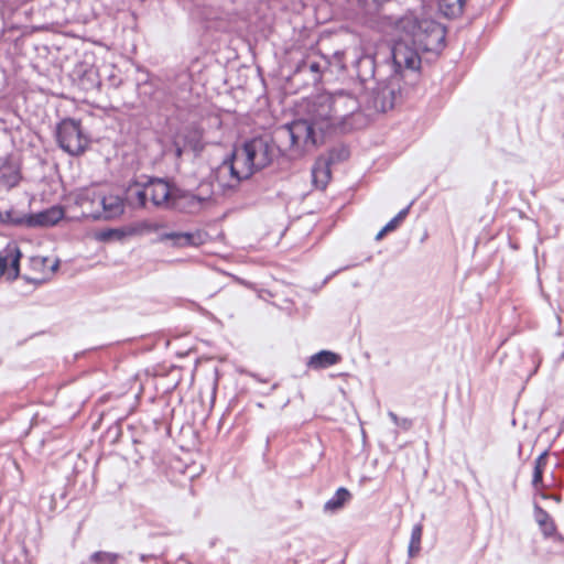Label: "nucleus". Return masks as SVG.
I'll list each match as a JSON object with an SVG mask.
<instances>
[{
	"instance_id": "f257e3e1",
	"label": "nucleus",
	"mask_w": 564,
	"mask_h": 564,
	"mask_svg": "<svg viewBox=\"0 0 564 564\" xmlns=\"http://www.w3.org/2000/svg\"><path fill=\"white\" fill-rule=\"evenodd\" d=\"M329 100L330 93L316 95L307 104L305 117L279 129V135L289 141L290 156H301L323 144L326 137L338 134Z\"/></svg>"
},
{
	"instance_id": "f03ea898",
	"label": "nucleus",
	"mask_w": 564,
	"mask_h": 564,
	"mask_svg": "<svg viewBox=\"0 0 564 564\" xmlns=\"http://www.w3.org/2000/svg\"><path fill=\"white\" fill-rule=\"evenodd\" d=\"M283 155L281 148L269 137H253L235 148L224 159L221 169L228 170L231 180L240 183L270 166Z\"/></svg>"
},
{
	"instance_id": "7ed1b4c3",
	"label": "nucleus",
	"mask_w": 564,
	"mask_h": 564,
	"mask_svg": "<svg viewBox=\"0 0 564 564\" xmlns=\"http://www.w3.org/2000/svg\"><path fill=\"white\" fill-rule=\"evenodd\" d=\"M424 6L406 9L394 20L411 36L413 46L422 52L440 53L445 47L446 29L437 21L423 17Z\"/></svg>"
},
{
	"instance_id": "20e7f679",
	"label": "nucleus",
	"mask_w": 564,
	"mask_h": 564,
	"mask_svg": "<svg viewBox=\"0 0 564 564\" xmlns=\"http://www.w3.org/2000/svg\"><path fill=\"white\" fill-rule=\"evenodd\" d=\"M75 204L83 208L82 217L93 220H111L124 213V198L118 195H101L84 188L75 198Z\"/></svg>"
},
{
	"instance_id": "39448f33",
	"label": "nucleus",
	"mask_w": 564,
	"mask_h": 564,
	"mask_svg": "<svg viewBox=\"0 0 564 564\" xmlns=\"http://www.w3.org/2000/svg\"><path fill=\"white\" fill-rule=\"evenodd\" d=\"M412 88L403 84L400 74H391L386 80L378 82L366 100V108L373 112L392 110Z\"/></svg>"
},
{
	"instance_id": "423d86ee",
	"label": "nucleus",
	"mask_w": 564,
	"mask_h": 564,
	"mask_svg": "<svg viewBox=\"0 0 564 564\" xmlns=\"http://www.w3.org/2000/svg\"><path fill=\"white\" fill-rule=\"evenodd\" d=\"M328 68V57L311 48L295 63L289 80L297 86H316L322 82L323 74Z\"/></svg>"
},
{
	"instance_id": "0eeeda50",
	"label": "nucleus",
	"mask_w": 564,
	"mask_h": 564,
	"mask_svg": "<svg viewBox=\"0 0 564 564\" xmlns=\"http://www.w3.org/2000/svg\"><path fill=\"white\" fill-rule=\"evenodd\" d=\"M64 217L63 207L55 205L39 213H21L13 208L0 213V221L3 225L20 228H43L56 225Z\"/></svg>"
},
{
	"instance_id": "6e6552de",
	"label": "nucleus",
	"mask_w": 564,
	"mask_h": 564,
	"mask_svg": "<svg viewBox=\"0 0 564 564\" xmlns=\"http://www.w3.org/2000/svg\"><path fill=\"white\" fill-rule=\"evenodd\" d=\"M57 145L72 156L82 155L90 144V138L83 130L80 120L74 118L62 119L55 128Z\"/></svg>"
},
{
	"instance_id": "1a4fd4ad",
	"label": "nucleus",
	"mask_w": 564,
	"mask_h": 564,
	"mask_svg": "<svg viewBox=\"0 0 564 564\" xmlns=\"http://www.w3.org/2000/svg\"><path fill=\"white\" fill-rule=\"evenodd\" d=\"M333 120H335L338 134H345L356 128V117L360 116V102L350 93L339 90L330 94Z\"/></svg>"
},
{
	"instance_id": "9d476101",
	"label": "nucleus",
	"mask_w": 564,
	"mask_h": 564,
	"mask_svg": "<svg viewBox=\"0 0 564 564\" xmlns=\"http://www.w3.org/2000/svg\"><path fill=\"white\" fill-rule=\"evenodd\" d=\"M415 46L412 48L403 42H398L391 50L393 73L400 74L403 84L413 89L420 78L421 57Z\"/></svg>"
},
{
	"instance_id": "9b49d317",
	"label": "nucleus",
	"mask_w": 564,
	"mask_h": 564,
	"mask_svg": "<svg viewBox=\"0 0 564 564\" xmlns=\"http://www.w3.org/2000/svg\"><path fill=\"white\" fill-rule=\"evenodd\" d=\"M350 150L344 144L333 147L328 150L327 158L322 162L317 161L312 169L313 183L321 188H325L330 180L329 165L337 164L348 160Z\"/></svg>"
},
{
	"instance_id": "f8f14e48",
	"label": "nucleus",
	"mask_w": 564,
	"mask_h": 564,
	"mask_svg": "<svg viewBox=\"0 0 564 564\" xmlns=\"http://www.w3.org/2000/svg\"><path fill=\"white\" fill-rule=\"evenodd\" d=\"M210 198V195L203 196L174 186L169 209L187 215H196L203 210L205 204Z\"/></svg>"
},
{
	"instance_id": "ddd939ff",
	"label": "nucleus",
	"mask_w": 564,
	"mask_h": 564,
	"mask_svg": "<svg viewBox=\"0 0 564 564\" xmlns=\"http://www.w3.org/2000/svg\"><path fill=\"white\" fill-rule=\"evenodd\" d=\"M69 77L73 84L85 93L98 90L101 86L97 67L85 61L75 64Z\"/></svg>"
},
{
	"instance_id": "4468645a",
	"label": "nucleus",
	"mask_w": 564,
	"mask_h": 564,
	"mask_svg": "<svg viewBox=\"0 0 564 564\" xmlns=\"http://www.w3.org/2000/svg\"><path fill=\"white\" fill-rule=\"evenodd\" d=\"M144 186L148 202L156 208L169 209L174 185L162 177H149Z\"/></svg>"
},
{
	"instance_id": "2eb2a0df",
	"label": "nucleus",
	"mask_w": 564,
	"mask_h": 564,
	"mask_svg": "<svg viewBox=\"0 0 564 564\" xmlns=\"http://www.w3.org/2000/svg\"><path fill=\"white\" fill-rule=\"evenodd\" d=\"M172 412L173 410L170 409V404L161 400L154 404L152 410L145 413L142 422L148 427L152 425L155 433L163 434L167 437L171 435Z\"/></svg>"
},
{
	"instance_id": "dca6fc26",
	"label": "nucleus",
	"mask_w": 564,
	"mask_h": 564,
	"mask_svg": "<svg viewBox=\"0 0 564 564\" xmlns=\"http://www.w3.org/2000/svg\"><path fill=\"white\" fill-rule=\"evenodd\" d=\"M533 517L543 539L564 545V536L557 531L554 519L538 502L533 503Z\"/></svg>"
},
{
	"instance_id": "f3484780",
	"label": "nucleus",
	"mask_w": 564,
	"mask_h": 564,
	"mask_svg": "<svg viewBox=\"0 0 564 564\" xmlns=\"http://www.w3.org/2000/svg\"><path fill=\"white\" fill-rule=\"evenodd\" d=\"M124 200L132 208H145L148 196L144 183H140L137 178L130 180L124 191Z\"/></svg>"
},
{
	"instance_id": "a211bd4d",
	"label": "nucleus",
	"mask_w": 564,
	"mask_h": 564,
	"mask_svg": "<svg viewBox=\"0 0 564 564\" xmlns=\"http://www.w3.org/2000/svg\"><path fill=\"white\" fill-rule=\"evenodd\" d=\"M356 77L360 83L372 79L376 73V59L372 55L361 54L354 62Z\"/></svg>"
},
{
	"instance_id": "6ab92c4d",
	"label": "nucleus",
	"mask_w": 564,
	"mask_h": 564,
	"mask_svg": "<svg viewBox=\"0 0 564 564\" xmlns=\"http://www.w3.org/2000/svg\"><path fill=\"white\" fill-rule=\"evenodd\" d=\"M21 177L19 165L11 159H6L0 164V185L12 188L19 184Z\"/></svg>"
},
{
	"instance_id": "aec40b11",
	"label": "nucleus",
	"mask_w": 564,
	"mask_h": 564,
	"mask_svg": "<svg viewBox=\"0 0 564 564\" xmlns=\"http://www.w3.org/2000/svg\"><path fill=\"white\" fill-rule=\"evenodd\" d=\"M340 360V355L330 350H321L310 357L307 366L313 369H325L338 364Z\"/></svg>"
},
{
	"instance_id": "412c9836",
	"label": "nucleus",
	"mask_w": 564,
	"mask_h": 564,
	"mask_svg": "<svg viewBox=\"0 0 564 564\" xmlns=\"http://www.w3.org/2000/svg\"><path fill=\"white\" fill-rule=\"evenodd\" d=\"M351 499L350 491L345 487H339L334 496L327 500L324 505V511H337L341 509L346 502H348Z\"/></svg>"
},
{
	"instance_id": "4be33fe9",
	"label": "nucleus",
	"mask_w": 564,
	"mask_h": 564,
	"mask_svg": "<svg viewBox=\"0 0 564 564\" xmlns=\"http://www.w3.org/2000/svg\"><path fill=\"white\" fill-rule=\"evenodd\" d=\"M124 556L120 553L96 551L88 556V564H120Z\"/></svg>"
},
{
	"instance_id": "5701e85b",
	"label": "nucleus",
	"mask_w": 564,
	"mask_h": 564,
	"mask_svg": "<svg viewBox=\"0 0 564 564\" xmlns=\"http://www.w3.org/2000/svg\"><path fill=\"white\" fill-rule=\"evenodd\" d=\"M163 227L162 224L151 220H139L128 225V234L132 236H141L144 234L156 232Z\"/></svg>"
},
{
	"instance_id": "b1692460",
	"label": "nucleus",
	"mask_w": 564,
	"mask_h": 564,
	"mask_svg": "<svg viewBox=\"0 0 564 564\" xmlns=\"http://www.w3.org/2000/svg\"><path fill=\"white\" fill-rule=\"evenodd\" d=\"M194 234L191 232H165L159 237L160 241L172 240L175 247L195 246Z\"/></svg>"
},
{
	"instance_id": "393cba45",
	"label": "nucleus",
	"mask_w": 564,
	"mask_h": 564,
	"mask_svg": "<svg viewBox=\"0 0 564 564\" xmlns=\"http://www.w3.org/2000/svg\"><path fill=\"white\" fill-rule=\"evenodd\" d=\"M128 237H130V234H128V225L119 228L104 229L96 234V239L102 242L111 240L122 241Z\"/></svg>"
},
{
	"instance_id": "a878e982",
	"label": "nucleus",
	"mask_w": 564,
	"mask_h": 564,
	"mask_svg": "<svg viewBox=\"0 0 564 564\" xmlns=\"http://www.w3.org/2000/svg\"><path fill=\"white\" fill-rule=\"evenodd\" d=\"M423 536V525L422 523H416L413 525L410 536V542L408 545V556L410 558L415 557L421 552V543Z\"/></svg>"
},
{
	"instance_id": "bb28decb",
	"label": "nucleus",
	"mask_w": 564,
	"mask_h": 564,
	"mask_svg": "<svg viewBox=\"0 0 564 564\" xmlns=\"http://www.w3.org/2000/svg\"><path fill=\"white\" fill-rule=\"evenodd\" d=\"M9 270L7 280L14 281L20 273L21 251L17 246L8 247Z\"/></svg>"
},
{
	"instance_id": "cd10ccee",
	"label": "nucleus",
	"mask_w": 564,
	"mask_h": 564,
	"mask_svg": "<svg viewBox=\"0 0 564 564\" xmlns=\"http://www.w3.org/2000/svg\"><path fill=\"white\" fill-rule=\"evenodd\" d=\"M411 206L412 203L409 204L403 209H401L390 221H388L386 226L377 234L376 240H381L384 237V235L395 230L409 215Z\"/></svg>"
},
{
	"instance_id": "c85d7f7f",
	"label": "nucleus",
	"mask_w": 564,
	"mask_h": 564,
	"mask_svg": "<svg viewBox=\"0 0 564 564\" xmlns=\"http://www.w3.org/2000/svg\"><path fill=\"white\" fill-rule=\"evenodd\" d=\"M361 10L368 14L379 13L384 4L392 6L393 0H357Z\"/></svg>"
},
{
	"instance_id": "c756f323",
	"label": "nucleus",
	"mask_w": 564,
	"mask_h": 564,
	"mask_svg": "<svg viewBox=\"0 0 564 564\" xmlns=\"http://www.w3.org/2000/svg\"><path fill=\"white\" fill-rule=\"evenodd\" d=\"M122 436V425L120 421L113 422L104 433L102 437L111 445L117 444Z\"/></svg>"
},
{
	"instance_id": "7c9ffc66",
	"label": "nucleus",
	"mask_w": 564,
	"mask_h": 564,
	"mask_svg": "<svg viewBox=\"0 0 564 564\" xmlns=\"http://www.w3.org/2000/svg\"><path fill=\"white\" fill-rule=\"evenodd\" d=\"M133 443L135 445L142 446V448H137L135 452L140 455L141 458H144L150 453H155L156 447L153 442L150 440V435H145L142 440H134Z\"/></svg>"
},
{
	"instance_id": "2f4dec72",
	"label": "nucleus",
	"mask_w": 564,
	"mask_h": 564,
	"mask_svg": "<svg viewBox=\"0 0 564 564\" xmlns=\"http://www.w3.org/2000/svg\"><path fill=\"white\" fill-rule=\"evenodd\" d=\"M138 94L140 97H143V101L152 100L154 99L155 94V84L153 80H144L140 84H138Z\"/></svg>"
},
{
	"instance_id": "473e14b6",
	"label": "nucleus",
	"mask_w": 564,
	"mask_h": 564,
	"mask_svg": "<svg viewBox=\"0 0 564 564\" xmlns=\"http://www.w3.org/2000/svg\"><path fill=\"white\" fill-rule=\"evenodd\" d=\"M466 0H442V6L446 8V15H458L463 13Z\"/></svg>"
},
{
	"instance_id": "72a5a7b5",
	"label": "nucleus",
	"mask_w": 564,
	"mask_h": 564,
	"mask_svg": "<svg viewBox=\"0 0 564 564\" xmlns=\"http://www.w3.org/2000/svg\"><path fill=\"white\" fill-rule=\"evenodd\" d=\"M391 421L395 426L400 427L403 431H409L413 426V420L409 417H399L394 412L390 411L388 413Z\"/></svg>"
},
{
	"instance_id": "f704fd0d",
	"label": "nucleus",
	"mask_w": 564,
	"mask_h": 564,
	"mask_svg": "<svg viewBox=\"0 0 564 564\" xmlns=\"http://www.w3.org/2000/svg\"><path fill=\"white\" fill-rule=\"evenodd\" d=\"M344 52L336 51L330 58H328L329 68L334 67L337 72H344L346 69V65L344 63Z\"/></svg>"
},
{
	"instance_id": "c9c22d12",
	"label": "nucleus",
	"mask_w": 564,
	"mask_h": 564,
	"mask_svg": "<svg viewBox=\"0 0 564 564\" xmlns=\"http://www.w3.org/2000/svg\"><path fill=\"white\" fill-rule=\"evenodd\" d=\"M532 485L534 487L535 492L546 488L545 485L543 484V471L541 469H533Z\"/></svg>"
},
{
	"instance_id": "e433bc0d",
	"label": "nucleus",
	"mask_w": 564,
	"mask_h": 564,
	"mask_svg": "<svg viewBox=\"0 0 564 564\" xmlns=\"http://www.w3.org/2000/svg\"><path fill=\"white\" fill-rule=\"evenodd\" d=\"M535 497H540L544 500H551L555 502L556 505H560L562 502V496L558 494H549L545 491V489H541L538 492L534 494Z\"/></svg>"
},
{
	"instance_id": "4c0bfd02",
	"label": "nucleus",
	"mask_w": 564,
	"mask_h": 564,
	"mask_svg": "<svg viewBox=\"0 0 564 564\" xmlns=\"http://www.w3.org/2000/svg\"><path fill=\"white\" fill-rule=\"evenodd\" d=\"M547 464V452L544 451L543 453H541L536 458H535V462H534V469H541L542 471H544V468Z\"/></svg>"
},
{
	"instance_id": "58836bf2",
	"label": "nucleus",
	"mask_w": 564,
	"mask_h": 564,
	"mask_svg": "<svg viewBox=\"0 0 564 564\" xmlns=\"http://www.w3.org/2000/svg\"><path fill=\"white\" fill-rule=\"evenodd\" d=\"M8 270H9V257H8V248H7L6 254L0 256V276L1 275L8 276Z\"/></svg>"
},
{
	"instance_id": "ea45409f",
	"label": "nucleus",
	"mask_w": 564,
	"mask_h": 564,
	"mask_svg": "<svg viewBox=\"0 0 564 564\" xmlns=\"http://www.w3.org/2000/svg\"><path fill=\"white\" fill-rule=\"evenodd\" d=\"M166 551H162L160 553H151V554H140L139 558L141 562L147 563L150 560H156L159 557H163L165 555Z\"/></svg>"
},
{
	"instance_id": "a19ab883",
	"label": "nucleus",
	"mask_w": 564,
	"mask_h": 564,
	"mask_svg": "<svg viewBox=\"0 0 564 564\" xmlns=\"http://www.w3.org/2000/svg\"><path fill=\"white\" fill-rule=\"evenodd\" d=\"M225 420H226V413L223 414V416L220 417V420L218 422L219 427L225 423Z\"/></svg>"
},
{
	"instance_id": "79ce46f5",
	"label": "nucleus",
	"mask_w": 564,
	"mask_h": 564,
	"mask_svg": "<svg viewBox=\"0 0 564 564\" xmlns=\"http://www.w3.org/2000/svg\"><path fill=\"white\" fill-rule=\"evenodd\" d=\"M405 564H411V562H410V561H406V563H405Z\"/></svg>"
}]
</instances>
